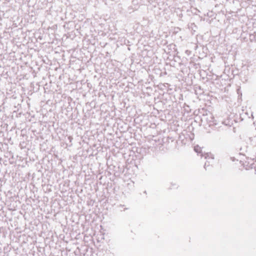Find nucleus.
Masks as SVG:
<instances>
[{
	"instance_id": "nucleus-1",
	"label": "nucleus",
	"mask_w": 256,
	"mask_h": 256,
	"mask_svg": "<svg viewBox=\"0 0 256 256\" xmlns=\"http://www.w3.org/2000/svg\"><path fill=\"white\" fill-rule=\"evenodd\" d=\"M202 148L196 145L194 146V152L197 153L198 156L200 155L201 158L204 156L205 159L207 160L204 166L205 169L206 170V166H208L210 164V163L211 162L210 161L214 160V155L210 152H203Z\"/></svg>"
},
{
	"instance_id": "nucleus-2",
	"label": "nucleus",
	"mask_w": 256,
	"mask_h": 256,
	"mask_svg": "<svg viewBox=\"0 0 256 256\" xmlns=\"http://www.w3.org/2000/svg\"><path fill=\"white\" fill-rule=\"evenodd\" d=\"M193 115L194 116V117L193 118V125H194V123H195L196 126H200L202 120L200 116H198L196 110L193 112Z\"/></svg>"
},
{
	"instance_id": "nucleus-3",
	"label": "nucleus",
	"mask_w": 256,
	"mask_h": 256,
	"mask_svg": "<svg viewBox=\"0 0 256 256\" xmlns=\"http://www.w3.org/2000/svg\"><path fill=\"white\" fill-rule=\"evenodd\" d=\"M193 90L194 91V94L196 99L200 100V96L203 94V90L201 88L200 86L198 85H194L193 87Z\"/></svg>"
},
{
	"instance_id": "nucleus-4",
	"label": "nucleus",
	"mask_w": 256,
	"mask_h": 256,
	"mask_svg": "<svg viewBox=\"0 0 256 256\" xmlns=\"http://www.w3.org/2000/svg\"><path fill=\"white\" fill-rule=\"evenodd\" d=\"M193 67H195L196 68H200V66H198V64H193Z\"/></svg>"
},
{
	"instance_id": "nucleus-5",
	"label": "nucleus",
	"mask_w": 256,
	"mask_h": 256,
	"mask_svg": "<svg viewBox=\"0 0 256 256\" xmlns=\"http://www.w3.org/2000/svg\"><path fill=\"white\" fill-rule=\"evenodd\" d=\"M68 139L70 140V141H71L72 138L71 136H69Z\"/></svg>"
},
{
	"instance_id": "nucleus-6",
	"label": "nucleus",
	"mask_w": 256,
	"mask_h": 256,
	"mask_svg": "<svg viewBox=\"0 0 256 256\" xmlns=\"http://www.w3.org/2000/svg\"><path fill=\"white\" fill-rule=\"evenodd\" d=\"M198 46H196L195 47V50H196V48H198Z\"/></svg>"
}]
</instances>
